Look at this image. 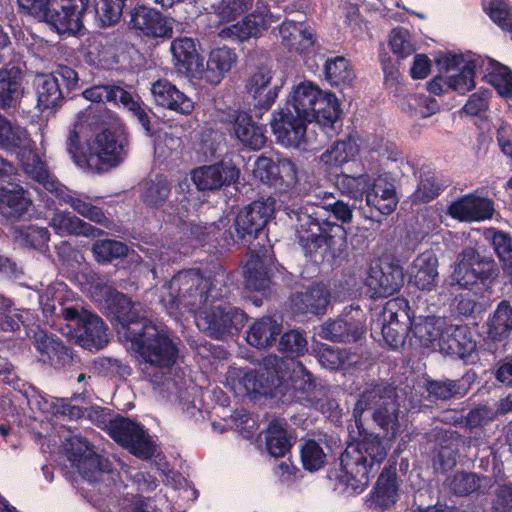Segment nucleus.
Segmentation results:
<instances>
[{
    "label": "nucleus",
    "mask_w": 512,
    "mask_h": 512,
    "mask_svg": "<svg viewBox=\"0 0 512 512\" xmlns=\"http://www.w3.org/2000/svg\"><path fill=\"white\" fill-rule=\"evenodd\" d=\"M364 335V330L356 321L329 319L322 325V338L333 342H357Z\"/></svg>",
    "instance_id": "obj_45"
},
{
    "label": "nucleus",
    "mask_w": 512,
    "mask_h": 512,
    "mask_svg": "<svg viewBox=\"0 0 512 512\" xmlns=\"http://www.w3.org/2000/svg\"><path fill=\"white\" fill-rule=\"evenodd\" d=\"M322 104V132L332 139L333 135H338L342 130L343 111L339 99L332 92L322 90Z\"/></svg>",
    "instance_id": "obj_46"
},
{
    "label": "nucleus",
    "mask_w": 512,
    "mask_h": 512,
    "mask_svg": "<svg viewBox=\"0 0 512 512\" xmlns=\"http://www.w3.org/2000/svg\"><path fill=\"white\" fill-rule=\"evenodd\" d=\"M129 140L121 127L109 126L101 129L94 138L81 144L75 128L70 129L66 139V150L80 168L107 171L120 165L127 156Z\"/></svg>",
    "instance_id": "obj_4"
},
{
    "label": "nucleus",
    "mask_w": 512,
    "mask_h": 512,
    "mask_svg": "<svg viewBox=\"0 0 512 512\" xmlns=\"http://www.w3.org/2000/svg\"><path fill=\"white\" fill-rule=\"evenodd\" d=\"M26 131L17 124H13L0 113V148L13 150L20 148L24 142Z\"/></svg>",
    "instance_id": "obj_61"
},
{
    "label": "nucleus",
    "mask_w": 512,
    "mask_h": 512,
    "mask_svg": "<svg viewBox=\"0 0 512 512\" xmlns=\"http://www.w3.org/2000/svg\"><path fill=\"white\" fill-rule=\"evenodd\" d=\"M218 120L245 146L260 150L266 144V127L256 123L252 116L238 109L228 108L218 114Z\"/></svg>",
    "instance_id": "obj_18"
},
{
    "label": "nucleus",
    "mask_w": 512,
    "mask_h": 512,
    "mask_svg": "<svg viewBox=\"0 0 512 512\" xmlns=\"http://www.w3.org/2000/svg\"><path fill=\"white\" fill-rule=\"evenodd\" d=\"M48 187L50 193L54 194L60 202L68 204L77 214L105 228H110L112 220L107 217L101 207L91 202L89 196L73 192L61 183H49Z\"/></svg>",
    "instance_id": "obj_23"
},
{
    "label": "nucleus",
    "mask_w": 512,
    "mask_h": 512,
    "mask_svg": "<svg viewBox=\"0 0 512 512\" xmlns=\"http://www.w3.org/2000/svg\"><path fill=\"white\" fill-rule=\"evenodd\" d=\"M485 60L481 56L469 58L459 73L448 77V88L465 94L475 88V74L477 68H484Z\"/></svg>",
    "instance_id": "obj_53"
},
{
    "label": "nucleus",
    "mask_w": 512,
    "mask_h": 512,
    "mask_svg": "<svg viewBox=\"0 0 512 512\" xmlns=\"http://www.w3.org/2000/svg\"><path fill=\"white\" fill-rule=\"evenodd\" d=\"M78 73L67 65H58L49 74L38 75L35 79L37 107L41 111L56 110L65 102L67 93L78 88Z\"/></svg>",
    "instance_id": "obj_8"
},
{
    "label": "nucleus",
    "mask_w": 512,
    "mask_h": 512,
    "mask_svg": "<svg viewBox=\"0 0 512 512\" xmlns=\"http://www.w3.org/2000/svg\"><path fill=\"white\" fill-rule=\"evenodd\" d=\"M13 302L0 295V330L3 332L19 331L20 326L27 327L30 323L29 310L12 309Z\"/></svg>",
    "instance_id": "obj_54"
},
{
    "label": "nucleus",
    "mask_w": 512,
    "mask_h": 512,
    "mask_svg": "<svg viewBox=\"0 0 512 512\" xmlns=\"http://www.w3.org/2000/svg\"><path fill=\"white\" fill-rule=\"evenodd\" d=\"M314 121L280 107L272 113L270 126L276 142L285 148H297L305 151L312 149L311 137L307 126Z\"/></svg>",
    "instance_id": "obj_12"
},
{
    "label": "nucleus",
    "mask_w": 512,
    "mask_h": 512,
    "mask_svg": "<svg viewBox=\"0 0 512 512\" xmlns=\"http://www.w3.org/2000/svg\"><path fill=\"white\" fill-rule=\"evenodd\" d=\"M20 163L24 172L33 180L42 184L43 187L50 192L49 183H59L52 179L46 169L45 163L39 154L33 149H23L19 153Z\"/></svg>",
    "instance_id": "obj_52"
},
{
    "label": "nucleus",
    "mask_w": 512,
    "mask_h": 512,
    "mask_svg": "<svg viewBox=\"0 0 512 512\" xmlns=\"http://www.w3.org/2000/svg\"><path fill=\"white\" fill-rule=\"evenodd\" d=\"M108 434L132 455L148 460L155 453V444L144 427L127 417L117 415L107 425Z\"/></svg>",
    "instance_id": "obj_13"
},
{
    "label": "nucleus",
    "mask_w": 512,
    "mask_h": 512,
    "mask_svg": "<svg viewBox=\"0 0 512 512\" xmlns=\"http://www.w3.org/2000/svg\"><path fill=\"white\" fill-rule=\"evenodd\" d=\"M282 45L289 52L297 54H307L314 45L313 35L305 30H301L296 24H283L280 28Z\"/></svg>",
    "instance_id": "obj_51"
},
{
    "label": "nucleus",
    "mask_w": 512,
    "mask_h": 512,
    "mask_svg": "<svg viewBox=\"0 0 512 512\" xmlns=\"http://www.w3.org/2000/svg\"><path fill=\"white\" fill-rule=\"evenodd\" d=\"M60 314L72 325L82 347L100 349L107 344V326L97 314L78 305L62 306Z\"/></svg>",
    "instance_id": "obj_11"
},
{
    "label": "nucleus",
    "mask_w": 512,
    "mask_h": 512,
    "mask_svg": "<svg viewBox=\"0 0 512 512\" xmlns=\"http://www.w3.org/2000/svg\"><path fill=\"white\" fill-rule=\"evenodd\" d=\"M151 93L155 103L182 115H189L194 102L167 79H159L152 84Z\"/></svg>",
    "instance_id": "obj_32"
},
{
    "label": "nucleus",
    "mask_w": 512,
    "mask_h": 512,
    "mask_svg": "<svg viewBox=\"0 0 512 512\" xmlns=\"http://www.w3.org/2000/svg\"><path fill=\"white\" fill-rule=\"evenodd\" d=\"M58 233L97 238L105 234V231L93 226L70 212L57 211L50 222Z\"/></svg>",
    "instance_id": "obj_37"
},
{
    "label": "nucleus",
    "mask_w": 512,
    "mask_h": 512,
    "mask_svg": "<svg viewBox=\"0 0 512 512\" xmlns=\"http://www.w3.org/2000/svg\"><path fill=\"white\" fill-rule=\"evenodd\" d=\"M275 256L271 246L250 248V258L245 266V287L251 291L266 292L272 284Z\"/></svg>",
    "instance_id": "obj_19"
},
{
    "label": "nucleus",
    "mask_w": 512,
    "mask_h": 512,
    "mask_svg": "<svg viewBox=\"0 0 512 512\" xmlns=\"http://www.w3.org/2000/svg\"><path fill=\"white\" fill-rule=\"evenodd\" d=\"M67 457L79 474L89 482H100L105 476L114 480L118 476L112 463L96 453L94 446L83 437L73 436L68 440Z\"/></svg>",
    "instance_id": "obj_9"
},
{
    "label": "nucleus",
    "mask_w": 512,
    "mask_h": 512,
    "mask_svg": "<svg viewBox=\"0 0 512 512\" xmlns=\"http://www.w3.org/2000/svg\"><path fill=\"white\" fill-rule=\"evenodd\" d=\"M184 235L192 246H207L209 251L222 252L234 245L231 229L223 231L215 222H189Z\"/></svg>",
    "instance_id": "obj_22"
},
{
    "label": "nucleus",
    "mask_w": 512,
    "mask_h": 512,
    "mask_svg": "<svg viewBox=\"0 0 512 512\" xmlns=\"http://www.w3.org/2000/svg\"><path fill=\"white\" fill-rule=\"evenodd\" d=\"M274 209L263 200H255L241 209L233 222L235 232L232 237L235 244L248 246V248L259 249L262 245L255 240H268L266 225L273 215Z\"/></svg>",
    "instance_id": "obj_7"
},
{
    "label": "nucleus",
    "mask_w": 512,
    "mask_h": 512,
    "mask_svg": "<svg viewBox=\"0 0 512 512\" xmlns=\"http://www.w3.org/2000/svg\"><path fill=\"white\" fill-rule=\"evenodd\" d=\"M92 253L99 263H108L113 260L125 258L129 248L122 241L114 239H99L92 244Z\"/></svg>",
    "instance_id": "obj_58"
},
{
    "label": "nucleus",
    "mask_w": 512,
    "mask_h": 512,
    "mask_svg": "<svg viewBox=\"0 0 512 512\" xmlns=\"http://www.w3.org/2000/svg\"><path fill=\"white\" fill-rule=\"evenodd\" d=\"M386 397H395L393 390L382 385H375L362 392L356 402L355 410L374 411L375 408L382 405V402H385Z\"/></svg>",
    "instance_id": "obj_62"
},
{
    "label": "nucleus",
    "mask_w": 512,
    "mask_h": 512,
    "mask_svg": "<svg viewBox=\"0 0 512 512\" xmlns=\"http://www.w3.org/2000/svg\"><path fill=\"white\" fill-rule=\"evenodd\" d=\"M240 169L232 159L223 158L212 165L197 168L192 173V180L201 191L219 190L238 181Z\"/></svg>",
    "instance_id": "obj_21"
},
{
    "label": "nucleus",
    "mask_w": 512,
    "mask_h": 512,
    "mask_svg": "<svg viewBox=\"0 0 512 512\" xmlns=\"http://www.w3.org/2000/svg\"><path fill=\"white\" fill-rule=\"evenodd\" d=\"M265 433L266 449L275 458L285 456L293 446L292 437L278 420H272Z\"/></svg>",
    "instance_id": "obj_50"
},
{
    "label": "nucleus",
    "mask_w": 512,
    "mask_h": 512,
    "mask_svg": "<svg viewBox=\"0 0 512 512\" xmlns=\"http://www.w3.org/2000/svg\"><path fill=\"white\" fill-rule=\"evenodd\" d=\"M337 450L333 456L339 454V458L334 457L331 463L322 450V470L326 473L322 485L332 493L346 497L359 495L368 487L373 466L382 463L388 451L385 441L374 434L365 435L344 451L339 445Z\"/></svg>",
    "instance_id": "obj_2"
},
{
    "label": "nucleus",
    "mask_w": 512,
    "mask_h": 512,
    "mask_svg": "<svg viewBox=\"0 0 512 512\" xmlns=\"http://www.w3.org/2000/svg\"><path fill=\"white\" fill-rule=\"evenodd\" d=\"M484 327L486 330L479 349L492 355L503 353L512 333V305L509 300L498 302Z\"/></svg>",
    "instance_id": "obj_17"
},
{
    "label": "nucleus",
    "mask_w": 512,
    "mask_h": 512,
    "mask_svg": "<svg viewBox=\"0 0 512 512\" xmlns=\"http://www.w3.org/2000/svg\"><path fill=\"white\" fill-rule=\"evenodd\" d=\"M356 151V147L350 140H336L330 149L322 153V164L326 171L334 173L335 171L332 170L341 168L355 155Z\"/></svg>",
    "instance_id": "obj_56"
},
{
    "label": "nucleus",
    "mask_w": 512,
    "mask_h": 512,
    "mask_svg": "<svg viewBox=\"0 0 512 512\" xmlns=\"http://www.w3.org/2000/svg\"><path fill=\"white\" fill-rule=\"evenodd\" d=\"M33 344L39 354V361L55 369H61L73 362L71 346L54 334L42 330L33 335Z\"/></svg>",
    "instance_id": "obj_24"
},
{
    "label": "nucleus",
    "mask_w": 512,
    "mask_h": 512,
    "mask_svg": "<svg viewBox=\"0 0 512 512\" xmlns=\"http://www.w3.org/2000/svg\"><path fill=\"white\" fill-rule=\"evenodd\" d=\"M15 243L27 249L44 252L48 249L50 232L46 227L34 224H20L12 228Z\"/></svg>",
    "instance_id": "obj_41"
},
{
    "label": "nucleus",
    "mask_w": 512,
    "mask_h": 512,
    "mask_svg": "<svg viewBox=\"0 0 512 512\" xmlns=\"http://www.w3.org/2000/svg\"><path fill=\"white\" fill-rule=\"evenodd\" d=\"M322 246V262L333 268L340 266L348 256L347 232L342 224L330 221L329 217L322 219Z\"/></svg>",
    "instance_id": "obj_26"
},
{
    "label": "nucleus",
    "mask_w": 512,
    "mask_h": 512,
    "mask_svg": "<svg viewBox=\"0 0 512 512\" xmlns=\"http://www.w3.org/2000/svg\"><path fill=\"white\" fill-rule=\"evenodd\" d=\"M398 456L392 455L380 472L374 486L366 496L368 508L384 512L395 506L399 500L402 479L398 475Z\"/></svg>",
    "instance_id": "obj_16"
},
{
    "label": "nucleus",
    "mask_w": 512,
    "mask_h": 512,
    "mask_svg": "<svg viewBox=\"0 0 512 512\" xmlns=\"http://www.w3.org/2000/svg\"><path fill=\"white\" fill-rule=\"evenodd\" d=\"M486 74L484 79L491 84L502 97H512V70L492 58H484Z\"/></svg>",
    "instance_id": "obj_48"
},
{
    "label": "nucleus",
    "mask_w": 512,
    "mask_h": 512,
    "mask_svg": "<svg viewBox=\"0 0 512 512\" xmlns=\"http://www.w3.org/2000/svg\"><path fill=\"white\" fill-rule=\"evenodd\" d=\"M315 290L303 288L304 291H296L289 298V307L295 314L312 313L320 314V283L314 282Z\"/></svg>",
    "instance_id": "obj_55"
},
{
    "label": "nucleus",
    "mask_w": 512,
    "mask_h": 512,
    "mask_svg": "<svg viewBox=\"0 0 512 512\" xmlns=\"http://www.w3.org/2000/svg\"><path fill=\"white\" fill-rule=\"evenodd\" d=\"M227 279L222 267L208 275L200 269L179 271L167 284V295L163 296V301H167L171 309L194 310L208 303L228 299L231 290Z\"/></svg>",
    "instance_id": "obj_3"
},
{
    "label": "nucleus",
    "mask_w": 512,
    "mask_h": 512,
    "mask_svg": "<svg viewBox=\"0 0 512 512\" xmlns=\"http://www.w3.org/2000/svg\"><path fill=\"white\" fill-rule=\"evenodd\" d=\"M282 324L278 323L271 316H264L257 319L247 331L246 341L257 349L272 347L280 335Z\"/></svg>",
    "instance_id": "obj_38"
},
{
    "label": "nucleus",
    "mask_w": 512,
    "mask_h": 512,
    "mask_svg": "<svg viewBox=\"0 0 512 512\" xmlns=\"http://www.w3.org/2000/svg\"><path fill=\"white\" fill-rule=\"evenodd\" d=\"M411 282L422 291H431L439 280L438 258L431 249L420 253L410 267Z\"/></svg>",
    "instance_id": "obj_35"
},
{
    "label": "nucleus",
    "mask_w": 512,
    "mask_h": 512,
    "mask_svg": "<svg viewBox=\"0 0 512 512\" xmlns=\"http://www.w3.org/2000/svg\"><path fill=\"white\" fill-rule=\"evenodd\" d=\"M84 99L96 103L120 104L131 112L138 123L149 134H153L148 107L141 101L135 100L130 92L115 84H97L82 92Z\"/></svg>",
    "instance_id": "obj_14"
},
{
    "label": "nucleus",
    "mask_w": 512,
    "mask_h": 512,
    "mask_svg": "<svg viewBox=\"0 0 512 512\" xmlns=\"http://www.w3.org/2000/svg\"><path fill=\"white\" fill-rule=\"evenodd\" d=\"M476 344L465 326L450 325L443 329L439 350L445 355L467 359L475 350Z\"/></svg>",
    "instance_id": "obj_36"
},
{
    "label": "nucleus",
    "mask_w": 512,
    "mask_h": 512,
    "mask_svg": "<svg viewBox=\"0 0 512 512\" xmlns=\"http://www.w3.org/2000/svg\"><path fill=\"white\" fill-rule=\"evenodd\" d=\"M237 61L235 51L229 47H218L213 49L207 60V67L204 72L206 82L217 85L228 73Z\"/></svg>",
    "instance_id": "obj_40"
},
{
    "label": "nucleus",
    "mask_w": 512,
    "mask_h": 512,
    "mask_svg": "<svg viewBox=\"0 0 512 512\" xmlns=\"http://www.w3.org/2000/svg\"><path fill=\"white\" fill-rule=\"evenodd\" d=\"M498 277L499 267L495 260L473 247L461 251L451 274L453 284L480 295L491 293Z\"/></svg>",
    "instance_id": "obj_5"
},
{
    "label": "nucleus",
    "mask_w": 512,
    "mask_h": 512,
    "mask_svg": "<svg viewBox=\"0 0 512 512\" xmlns=\"http://www.w3.org/2000/svg\"><path fill=\"white\" fill-rule=\"evenodd\" d=\"M105 315L128 348L146 363L171 369L179 356V338L160 329L124 293L109 291L104 299Z\"/></svg>",
    "instance_id": "obj_1"
},
{
    "label": "nucleus",
    "mask_w": 512,
    "mask_h": 512,
    "mask_svg": "<svg viewBox=\"0 0 512 512\" xmlns=\"http://www.w3.org/2000/svg\"><path fill=\"white\" fill-rule=\"evenodd\" d=\"M23 70L15 65H6L0 69V108L16 109L24 94Z\"/></svg>",
    "instance_id": "obj_34"
},
{
    "label": "nucleus",
    "mask_w": 512,
    "mask_h": 512,
    "mask_svg": "<svg viewBox=\"0 0 512 512\" xmlns=\"http://www.w3.org/2000/svg\"><path fill=\"white\" fill-rule=\"evenodd\" d=\"M449 215L459 221L479 222L491 219L494 202L485 197L468 194L454 201L448 208Z\"/></svg>",
    "instance_id": "obj_29"
},
{
    "label": "nucleus",
    "mask_w": 512,
    "mask_h": 512,
    "mask_svg": "<svg viewBox=\"0 0 512 512\" xmlns=\"http://www.w3.org/2000/svg\"><path fill=\"white\" fill-rule=\"evenodd\" d=\"M285 212L291 220L298 222L297 239L307 259L301 278L308 284H302V287L315 290L314 282L320 283V264L315 260L320 249V218L316 212H309V207H285Z\"/></svg>",
    "instance_id": "obj_6"
},
{
    "label": "nucleus",
    "mask_w": 512,
    "mask_h": 512,
    "mask_svg": "<svg viewBox=\"0 0 512 512\" xmlns=\"http://www.w3.org/2000/svg\"><path fill=\"white\" fill-rule=\"evenodd\" d=\"M319 97L320 88L311 81H303L294 87L283 108H288L290 111L320 124V110L315 109Z\"/></svg>",
    "instance_id": "obj_30"
},
{
    "label": "nucleus",
    "mask_w": 512,
    "mask_h": 512,
    "mask_svg": "<svg viewBox=\"0 0 512 512\" xmlns=\"http://www.w3.org/2000/svg\"><path fill=\"white\" fill-rule=\"evenodd\" d=\"M175 67L183 73H193L199 67V54L194 40L190 37H179L171 42L170 46Z\"/></svg>",
    "instance_id": "obj_42"
},
{
    "label": "nucleus",
    "mask_w": 512,
    "mask_h": 512,
    "mask_svg": "<svg viewBox=\"0 0 512 512\" xmlns=\"http://www.w3.org/2000/svg\"><path fill=\"white\" fill-rule=\"evenodd\" d=\"M174 24V18L145 4H137L129 13L128 27L141 38L150 40L171 39Z\"/></svg>",
    "instance_id": "obj_15"
},
{
    "label": "nucleus",
    "mask_w": 512,
    "mask_h": 512,
    "mask_svg": "<svg viewBox=\"0 0 512 512\" xmlns=\"http://www.w3.org/2000/svg\"><path fill=\"white\" fill-rule=\"evenodd\" d=\"M484 10L495 24L512 35V6L506 0H491Z\"/></svg>",
    "instance_id": "obj_63"
},
{
    "label": "nucleus",
    "mask_w": 512,
    "mask_h": 512,
    "mask_svg": "<svg viewBox=\"0 0 512 512\" xmlns=\"http://www.w3.org/2000/svg\"><path fill=\"white\" fill-rule=\"evenodd\" d=\"M325 80L341 90L349 86L355 78L353 67L344 56H335L325 61L323 69Z\"/></svg>",
    "instance_id": "obj_47"
},
{
    "label": "nucleus",
    "mask_w": 512,
    "mask_h": 512,
    "mask_svg": "<svg viewBox=\"0 0 512 512\" xmlns=\"http://www.w3.org/2000/svg\"><path fill=\"white\" fill-rule=\"evenodd\" d=\"M171 189L167 177L164 174H156L153 179L144 183L140 199L147 208L160 209L166 204Z\"/></svg>",
    "instance_id": "obj_44"
},
{
    "label": "nucleus",
    "mask_w": 512,
    "mask_h": 512,
    "mask_svg": "<svg viewBox=\"0 0 512 512\" xmlns=\"http://www.w3.org/2000/svg\"><path fill=\"white\" fill-rule=\"evenodd\" d=\"M271 80L272 71L265 66H260L245 81V90L253 97L255 101L254 106L259 110L268 111L278 97L281 86L277 84L269 88L264 94Z\"/></svg>",
    "instance_id": "obj_28"
},
{
    "label": "nucleus",
    "mask_w": 512,
    "mask_h": 512,
    "mask_svg": "<svg viewBox=\"0 0 512 512\" xmlns=\"http://www.w3.org/2000/svg\"><path fill=\"white\" fill-rule=\"evenodd\" d=\"M492 243L501 264L503 277L507 278L505 283L512 284V237L508 233L498 231L494 234Z\"/></svg>",
    "instance_id": "obj_59"
},
{
    "label": "nucleus",
    "mask_w": 512,
    "mask_h": 512,
    "mask_svg": "<svg viewBox=\"0 0 512 512\" xmlns=\"http://www.w3.org/2000/svg\"><path fill=\"white\" fill-rule=\"evenodd\" d=\"M399 404L395 397H386L380 407L372 413L373 420L385 431L391 430L394 434L398 426Z\"/></svg>",
    "instance_id": "obj_60"
},
{
    "label": "nucleus",
    "mask_w": 512,
    "mask_h": 512,
    "mask_svg": "<svg viewBox=\"0 0 512 512\" xmlns=\"http://www.w3.org/2000/svg\"><path fill=\"white\" fill-rule=\"evenodd\" d=\"M364 362L361 353L352 348L322 344V367L331 371L358 368Z\"/></svg>",
    "instance_id": "obj_39"
},
{
    "label": "nucleus",
    "mask_w": 512,
    "mask_h": 512,
    "mask_svg": "<svg viewBox=\"0 0 512 512\" xmlns=\"http://www.w3.org/2000/svg\"><path fill=\"white\" fill-rule=\"evenodd\" d=\"M337 179V186L342 193L348 195L355 201H362L366 198L368 192H370L372 186H374V178L368 173H362L357 176L348 175L344 172H334Z\"/></svg>",
    "instance_id": "obj_49"
},
{
    "label": "nucleus",
    "mask_w": 512,
    "mask_h": 512,
    "mask_svg": "<svg viewBox=\"0 0 512 512\" xmlns=\"http://www.w3.org/2000/svg\"><path fill=\"white\" fill-rule=\"evenodd\" d=\"M444 486L456 497L480 496L487 493L491 479L480 473L461 470L449 475Z\"/></svg>",
    "instance_id": "obj_31"
},
{
    "label": "nucleus",
    "mask_w": 512,
    "mask_h": 512,
    "mask_svg": "<svg viewBox=\"0 0 512 512\" xmlns=\"http://www.w3.org/2000/svg\"><path fill=\"white\" fill-rule=\"evenodd\" d=\"M256 175L269 186L280 192L292 188L297 182V169L289 158H280L275 162L272 158L261 156L256 162Z\"/></svg>",
    "instance_id": "obj_20"
},
{
    "label": "nucleus",
    "mask_w": 512,
    "mask_h": 512,
    "mask_svg": "<svg viewBox=\"0 0 512 512\" xmlns=\"http://www.w3.org/2000/svg\"><path fill=\"white\" fill-rule=\"evenodd\" d=\"M403 270L393 263H376L370 266L366 285L378 297H388L398 292L403 285Z\"/></svg>",
    "instance_id": "obj_25"
},
{
    "label": "nucleus",
    "mask_w": 512,
    "mask_h": 512,
    "mask_svg": "<svg viewBox=\"0 0 512 512\" xmlns=\"http://www.w3.org/2000/svg\"><path fill=\"white\" fill-rule=\"evenodd\" d=\"M127 0H99L95 11L103 26H111L119 22Z\"/></svg>",
    "instance_id": "obj_64"
},
{
    "label": "nucleus",
    "mask_w": 512,
    "mask_h": 512,
    "mask_svg": "<svg viewBox=\"0 0 512 512\" xmlns=\"http://www.w3.org/2000/svg\"><path fill=\"white\" fill-rule=\"evenodd\" d=\"M274 22L273 15L268 5L257 3L256 8L246 15L241 21L227 28L229 36L233 40L244 42L250 38H258L263 31L269 29Z\"/></svg>",
    "instance_id": "obj_27"
},
{
    "label": "nucleus",
    "mask_w": 512,
    "mask_h": 512,
    "mask_svg": "<svg viewBox=\"0 0 512 512\" xmlns=\"http://www.w3.org/2000/svg\"><path fill=\"white\" fill-rule=\"evenodd\" d=\"M385 320L386 317L384 319L377 318V320L371 324V335L374 339H378L377 337L381 336L388 347L397 349L404 342L407 325H385Z\"/></svg>",
    "instance_id": "obj_57"
},
{
    "label": "nucleus",
    "mask_w": 512,
    "mask_h": 512,
    "mask_svg": "<svg viewBox=\"0 0 512 512\" xmlns=\"http://www.w3.org/2000/svg\"><path fill=\"white\" fill-rule=\"evenodd\" d=\"M446 188L447 185L436 177L435 171L424 166L420 170L419 181L411 195V202L415 205L429 203L439 197Z\"/></svg>",
    "instance_id": "obj_43"
},
{
    "label": "nucleus",
    "mask_w": 512,
    "mask_h": 512,
    "mask_svg": "<svg viewBox=\"0 0 512 512\" xmlns=\"http://www.w3.org/2000/svg\"><path fill=\"white\" fill-rule=\"evenodd\" d=\"M248 321V315L228 302L211 303V307L198 320V327L209 337L226 340L238 336Z\"/></svg>",
    "instance_id": "obj_10"
},
{
    "label": "nucleus",
    "mask_w": 512,
    "mask_h": 512,
    "mask_svg": "<svg viewBox=\"0 0 512 512\" xmlns=\"http://www.w3.org/2000/svg\"><path fill=\"white\" fill-rule=\"evenodd\" d=\"M32 200L29 192L18 184L0 187V213L8 220H20L30 215Z\"/></svg>",
    "instance_id": "obj_33"
}]
</instances>
